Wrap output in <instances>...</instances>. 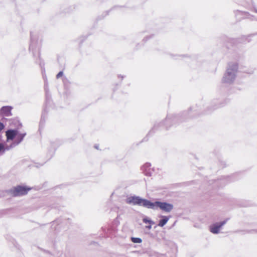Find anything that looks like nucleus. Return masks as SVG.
I'll list each match as a JSON object with an SVG mask.
<instances>
[{
	"label": "nucleus",
	"mask_w": 257,
	"mask_h": 257,
	"mask_svg": "<svg viewBox=\"0 0 257 257\" xmlns=\"http://www.w3.org/2000/svg\"><path fill=\"white\" fill-rule=\"evenodd\" d=\"M126 202L130 204L139 205L148 209L157 210L160 209L165 213L171 212L174 208V205L166 202L156 201L154 202L143 199L139 196H130L126 199Z\"/></svg>",
	"instance_id": "1"
},
{
	"label": "nucleus",
	"mask_w": 257,
	"mask_h": 257,
	"mask_svg": "<svg viewBox=\"0 0 257 257\" xmlns=\"http://www.w3.org/2000/svg\"><path fill=\"white\" fill-rule=\"evenodd\" d=\"M238 65L236 63L229 64L222 78V82L228 84H232L235 80Z\"/></svg>",
	"instance_id": "2"
},
{
	"label": "nucleus",
	"mask_w": 257,
	"mask_h": 257,
	"mask_svg": "<svg viewBox=\"0 0 257 257\" xmlns=\"http://www.w3.org/2000/svg\"><path fill=\"white\" fill-rule=\"evenodd\" d=\"M31 188L26 186L18 185L9 190V193L13 196H20L26 195Z\"/></svg>",
	"instance_id": "3"
},
{
	"label": "nucleus",
	"mask_w": 257,
	"mask_h": 257,
	"mask_svg": "<svg viewBox=\"0 0 257 257\" xmlns=\"http://www.w3.org/2000/svg\"><path fill=\"white\" fill-rule=\"evenodd\" d=\"M141 170L143 173L148 176H152L155 172L154 168L152 167L151 164L149 163L144 164L141 167Z\"/></svg>",
	"instance_id": "4"
},
{
	"label": "nucleus",
	"mask_w": 257,
	"mask_h": 257,
	"mask_svg": "<svg viewBox=\"0 0 257 257\" xmlns=\"http://www.w3.org/2000/svg\"><path fill=\"white\" fill-rule=\"evenodd\" d=\"M226 223V220L214 223L210 226L209 230L213 234H217L219 232L220 228Z\"/></svg>",
	"instance_id": "5"
},
{
	"label": "nucleus",
	"mask_w": 257,
	"mask_h": 257,
	"mask_svg": "<svg viewBox=\"0 0 257 257\" xmlns=\"http://www.w3.org/2000/svg\"><path fill=\"white\" fill-rule=\"evenodd\" d=\"M26 135V133H19L18 131H17V135L16 136V140L14 143H13L9 147L10 149L15 147L17 145H19L24 139V137Z\"/></svg>",
	"instance_id": "6"
},
{
	"label": "nucleus",
	"mask_w": 257,
	"mask_h": 257,
	"mask_svg": "<svg viewBox=\"0 0 257 257\" xmlns=\"http://www.w3.org/2000/svg\"><path fill=\"white\" fill-rule=\"evenodd\" d=\"M17 130H9L6 132L7 141L13 140L17 135Z\"/></svg>",
	"instance_id": "7"
},
{
	"label": "nucleus",
	"mask_w": 257,
	"mask_h": 257,
	"mask_svg": "<svg viewBox=\"0 0 257 257\" xmlns=\"http://www.w3.org/2000/svg\"><path fill=\"white\" fill-rule=\"evenodd\" d=\"M12 109V107L9 106H3L1 108V111L2 113H3L5 116H11L12 115V113H11Z\"/></svg>",
	"instance_id": "8"
},
{
	"label": "nucleus",
	"mask_w": 257,
	"mask_h": 257,
	"mask_svg": "<svg viewBox=\"0 0 257 257\" xmlns=\"http://www.w3.org/2000/svg\"><path fill=\"white\" fill-rule=\"evenodd\" d=\"M162 217L163 218L160 220L158 223V226L160 227H163L167 223L169 219V217L166 216H162Z\"/></svg>",
	"instance_id": "9"
},
{
	"label": "nucleus",
	"mask_w": 257,
	"mask_h": 257,
	"mask_svg": "<svg viewBox=\"0 0 257 257\" xmlns=\"http://www.w3.org/2000/svg\"><path fill=\"white\" fill-rule=\"evenodd\" d=\"M10 150V148L9 146H6L4 145L3 144L0 143V155H3L5 154L6 151H9Z\"/></svg>",
	"instance_id": "10"
},
{
	"label": "nucleus",
	"mask_w": 257,
	"mask_h": 257,
	"mask_svg": "<svg viewBox=\"0 0 257 257\" xmlns=\"http://www.w3.org/2000/svg\"><path fill=\"white\" fill-rule=\"evenodd\" d=\"M143 221L145 223H149L150 224H154L155 223L153 220L147 217L144 218Z\"/></svg>",
	"instance_id": "11"
},
{
	"label": "nucleus",
	"mask_w": 257,
	"mask_h": 257,
	"mask_svg": "<svg viewBox=\"0 0 257 257\" xmlns=\"http://www.w3.org/2000/svg\"><path fill=\"white\" fill-rule=\"evenodd\" d=\"M131 240L134 243H140L142 242V239L139 237H132Z\"/></svg>",
	"instance_id": "12"
},
{
	"label": "nucleus",
	"mask_w": 257,
	"mask_h": 257,
	"mask_svg": "<svg viewBox=\"0 0 257 257\" xmlns=\"http://www.w3.org/2000/svg\"><path fill=\"white\" fill-rule=\"evenodd\" d=\"M63 72H62V71H60V72H59L57 74V76H56L57 78V79H58V78H60L61 77H62V76H63Z\"/></svg>",
	"instance_id": "13"
},
{
	"label": "nucleus",
	"mask_w": 257,
	"mask_h": 257,
	"mask_svg": "<svg viewBox=\"0 0 257 257\" xmlns=\"http://www.w3.org/2000/svg\"><path fill=\"white\" fill-rule=\"evenodd\" d=\"M152 224H150L149 225H147L146 226V228L150 230L152 228Z\"/></svg>",
	"instance_id": "14"
},
{
	"label": "nucleus",
	"mask_w": 257,
	"mask_h": 257,
	"mask_svg": "<svg viewBox=\"0 0 257 257\" xmlns=\"http://www.w3.org/2000/svg\"><path fill=\"white\" fill-rule=\"evenodd\" d=\"M95 148L96 149H98V146H97V145H95Z\"/></svg>",
	"instance_id": "15"
}]
</instances>
